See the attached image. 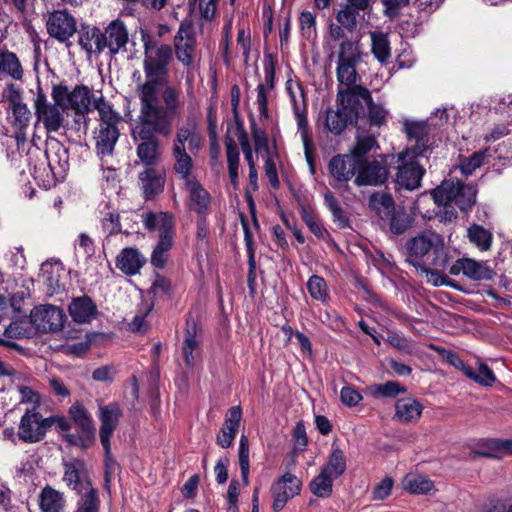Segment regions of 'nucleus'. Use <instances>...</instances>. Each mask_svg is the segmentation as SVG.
<instances>
[{
	"label": "nucleus",
	"mask_w": 512,
	"mask_h": 512,
	"mask_svg": "<svg viewBox=\"0 0 512 512\" xmlns=\"http://www.w3.org/2000/svg\"><path fill=\"white\" fill-rule=\"evenodd\" d=\"M64 466L65 472L63 480L67 483L68 486H72L74 490H80V473L77 464L74 462H69L65 463Z\"/></svg>",
	"instance_id": "774afa93"
},
{
	"label": "nucleus",
	"mask_w": 512,
	"mask_h": 512,
	"mask_svg": "<svg viewBox=\"0 0 512 512\" xmlns=\"http://www.w3.org/2000/svg\"><path fill=\"white\" fill-rule=\"evenodd\" d=\"M184 189L187 192L186 206L188 209L200 216L207 215L210 211L211 197L198 179L186 181Z\"/></svg>",
	"instance_id": "f3484780"
},
{
	"label": "nucleus",
	"mask_w": 512,
	"mask_h": 512,
	"mask_svg": "<svg viewBox=\"0 0 512 512\" xmlns=\"http://www.w3.org/2000/svg\"><path fill=\"white\" fill-rule=\"evenodd\" d=\"M425 169L417 161H408L399 166L395 185L397 190L413 191L421 186Z\"/></svg>",
	"instance_id": "4be33fe9"
},
{
	"label": "nucleus",
	"mask_w": 512,
	"mask_h": 512,
	"mask_svg": "<svg viewBox=\"0 0 512 512\" xmlns=\"http://www.w3.org/2000/svg\"><path fill=\"white\" fill-rule=\"evenodd\" d=\"M360 160L350 154H338L331 158L328 163V170L338 182L347 183L357 175Z\"/></svg>",
	"instance_id": "6ab92c4d"
},
{
	"label": "nucleus",
	"mask_w": 512,
	"mask_h": 512,
	"mask_svg": "<svg viewBox=\"0 0 512 512\" xmlns=\"http://www.w3.org/2000/svg\"><path fill=\"white\" fill-rule=\"evenodd\" d=\"M334 477L320 470V473L310 482V490L317 497H330L333 491Z\"/></svg>",
	"instance_id": "79ce46f5"
},
{
	"label": "nucleus",
	"mask_w": 512,
	"mask_h": 512,
	"mask_svg": "<svg viewBox=\"0 0 512 512\" xmlns=\"http://www.w3.org/2000/svg\"><path fill=\"white\" fill-rule=\"evenodd\" d=\"M385 220L388 221L389 230L395 235L405 233L412 223L411 217L404 209L395 210L385 217Z\"/></svg>",
	"instance_id": "a18cd8bd"
},
{
	"label": "nucleus",
	"mask_w": 512,
	"mask_h": 512,
	"mask_svg": "<svg viewBox=\"0 0 512 512\" xmlns=\"http://www.w3.org/2000/svg\"><path fill=\"white\" fill-rule=\"evenodd\" d=\"M405 249L406 261L424 272L430 268L446 270L451 263L443 236L432 230L422 231L410 238Z\"/></svg>",
	"instance_id": "f03ea898"
},
{
	"label": "nucleus",
	"mask_w": 512,
	"mask_h": 512,
	"mask_svg": "<svg viewBox=\"0 0 512 512\" xmlns=\"http://www.w3.org/2000/svg\"><path fill=\"white\" fill-rule=\"evenodd\" d=\"M373 397L394 398L399 394L406 393L407 389L397 381H387L383 384H373L368 387Z\"/></svg>",
	"instance_id": "37998d69"
},
{
	"label": "nucleus",
	"mask_w": 512,
	"mask_h": 512,
	"mask_svg": "<svg viewBox=\"0 0 512 512\" xmlns=\"http://www.w3.org/2000/svg\"><path fill=\"white\" fill-rule=\"evenodd\" d=\"M395 408V418L403 423L417 421L420 418L423 410L421 403L412 398H403L397 400Z\"/></svg>",
	"instance_id": "473e14b6"
},
{
	"label": "nucleus",
	"mask_w": 512,
	"mask_h": 512,
	"mask_svg": "<svg viewBox=\"0 0 512 512\" xmlns=\"http://www.w3.org/2000/svg\"><path fill=\"white\" fill-rule=\"evenodd\" d=\"M465 376L475 383L485 387L492 386L496 381V376L492 369L483 362L478 363L477 371L469 366V368L465 371Z\"/></svg>",
	"instance_id": "a19ab883"
},
{
	"label": "nucleus",
	"mask_w": 512,
	"mask_h": 512,
	"mask_svg": "<svg viewBox=\"0 0 512 512\" xmlns=\"http://www.w3.org/2000/svg\"><path fill=\"white\" fill-rule=\"evenodd\" d=\"M307 289L310 296L322 303L329 299V289L325 279L319 275H312L307 282Z\"/></svg>",
	"instance_id": "8fccbe9b"
},
{
	"label": "nucleus",
	"mask_w": 512,
	"mask_h": 512,
	"mask_svg": "<svg viewBox=\"0 0 512 512\" xmlns=\"http://www.w3.org/2000/svg\"><path fill=\"white\" fill-rule=\"evenodd\" d=\"M194 45L195 41L174 42L176 57L185 66L193 64Z\"/></svg>",
	"instance_id": "052dcab7"
},
{
	"label": "nucleus",
	"mask_w": 512,
	"mask_h": 512,
	"mask_svg": "<svg viewBox=\"0 0 512 512\" xmlns=\"http://www.w3.org/2000/svg\"><path fill=\"white\" fill-rule=\"evenodd\" d=\"M171 130L150 124L138 115V122L131 129V137L136 145L137 157L146 166L155 165L160 159V140L158 135L170 136Z\"/></svg>",
	"instance_id": "39448f33"
},
{
	"label": "nucleus",
	"mask_w": 512,
	"mask_h": 512,
	"mask_svg": "<svg viewBox=\"0 0 512 512\" xmlns=\"http://www.w3.org/2000/svg\"><path fill=\"white\" fill-rule=\"evenodd\" d=\"M164 216H166V220L171 222V225H175L174 217L168 212H159L154 213L152 211H148L142 214V222L148 231H154L156 228L159 232L162 231V224L165 221Z\"/></svg>",
	"instance_id": "864d4df0"
},
{
	"label": "nucleus",
	"mask_w": 512,
	"mask_h": 512,
	"mask_svg": "<svg viewBox=\"0 0 512 512\" xmlns=\"http://www.w3.org/2000/svg\"><path fill=\"white\" fill-rule=\"evenodd\" d=\"M102 35L105 42L104 50L108 49L112 56L118 54L121 50H126L129 34L122 20L115 19L111 21L102 31Z\"/></svg>",
	"instance_id": "412c9836"
},
{
	"label": "nucleus",
	"mask_w": 512,
	"mask_h": 512,
	"mask_svg": "<svg viewBox=\"0 0 512 512\" xmlns=\"http://www.w3.org/2000/svg\"><path fill=\"white\" fill-rule=\"evenodd\" d=\"M68 311L72 320L79 324L90 323L98 315L97 305L87 295L72 298Z\"/></svg>",
	"instance_id": "393cba45"
},
{
	"label": "nucleus",
	"mask_w": 512,
	"mask_h": 512,
	"mask_svg": "<svg viewBox=\"0 0 512 512\" xmlns=\"http://www.w3.org/2000/svg\"><path fill=\"white\" fill-rule=\"evenodd\" d=\"M451 275L457 276L462 273L473 281H488L495 276L494 270L484 261H477L472 258H460L448 268Z\"/></svg>",
	"instance_id": "4468645a"
},
{
	"label": "nucleus",
	"mask_w": 512,
	"mask_h": 512,
	"mask_svg": "<svg viewBox=\"0 0 512 512\" xmlns=\"http://www.w3.org/2000/svg\"><path fill=\"white\" fill-rule=\"evenodd\" d=\"M477 190L472 184H464L458 179H446L431 191V196L438 206H442L443 218L452 221L457 218L455 207L468 211L476 202Z\"/></svg>",
	"instance_id": "20e7f679"
},
{
	"label": "nucleus",
	"mask_w": 512,
	"mask_h": 512,
	"mask_svg": "<svg viewBox=\"0 0 512 512\" xmlns=\"http://www.w3.org/2000/svg\"><path fill=\"white\" fill-rule=\"evenodd\" d=\"M78 43L88 55H100L104 51L102 31L96 26L81 25Z\"/></svg>",
	"instance_id": "a878e982"
},
{
	"label": "nucleus",
	"mask_w": 512,
	"mask_h": 512,
	"mask_svg": "<svg viewBox=\"0 0 512 512\" xmlns=\"http://www.w3.org/2000/svg\"><path fill=\"white\" fill-rule=\"evenodd\" d=\"M371 52L380 63H386L391 56L388 34L381 31L370 32Z\"/></svg>",
	"instance_id": "c9c22d12"
},
{
	"label": "nucleus",
	"mask_w": 512,
	"mask_h": 512,
	"mask_svg": "<svg viewBox=\"0 0 512 512\" xmlns=\"http://www.w3.org/2000/svg\"><path fill=\"white\" fill-rule=\"evenodd\" d=\"M226 156L228 163V174L231 184L236 187L238 184L239 151L236 142L231 137H226Z\"/></svg>",
	"instance_id": "58836bf2"
},
{
	"label": "nucleus",
	"mask_w": 512,
	"mask_h": 512,
	"mask_svg": "<svg viewBox=\"0 0 512 512\" xmlns=\"http://www.w3.org/2000/svg\"><path fill=\"white\" fill-rule=\"evenodd\" d=\"M139 186L145 200H153L164 190L166 176L164 171L147 166L138 175Z\"/></svg>",
	"instance_id": "aec40b11"
},
{
	"label": "nucleus",
	"mask_w": 512,
	"mask_h": 512,
	"mask_svg": "<svg viewBox=\"0 0 512 512\" xmlns=\"http://www.w3.org/2000/svg\"><path fill=\"white\" fill-rule=\"evenodd\" d=\"M39 498L42 512H61L65 504L63 494L49 485L42 489Z\"/></svg>",
	"instance_id": "f704fd0d"
},
{
	"label": "nucleus",
	"mask_w": 512,
	"mask_h": 512,
	"mask_svg": "<svg viewBox=\"0 0 512 512\" xmlns=\"http://www.w3.org/2000/svg\"><path fill=\"white\" fill-rule=\"evenodd\" d=\"M99 504L97 490L90 488L82 497L76 512H98Z\"/></svg>",
	"instance_id": "680f3d73"
},
{
	"label": "nucleus",
	"mask_w": 512,
	"mask_h": 512,
	"mask_svg": "<svg viewBox=\"0 0 512 512\" xmlns=\"http://www.w3.org/2000/svg\"><path fill=\"white\" fill-rule=\"evenodd\" d=\"M301 486V481L291 473H285L275 481L271 486L273 511H281L290 499L300 493Z\"/></svg>",
	"instance_id": "ddd939ff"
},
{
	"label": "nucleus",
	"mask_w": 512,
	"mask_h": 512,
	"mask_svg": "<svg viewBox=\"0 0 512 512\" xmlns=\"http://www.w3.org/2000/svg\"><path fill=\"white\" fill-rule=\"evenodd\" d=\"M325 473L338 478L346 470V459L339 447L332 446L328 462L321 468Z\"/></svg>",
	"instance_id": "ea45409f"
},
{
	"label": "nucleus",
	"mask_w": 512,
	"mask_h": 512,
	"mask_svg": "<svg viewBox=\"0 0 512 512\" xmlns=\"http://www.w3.org/2000/svg\"><path fill=\"white\" fill-rule=\"evenodd\" d=\"M488 150L476 151L461 161L460 168L463 174L471 175L476 169L480 168L488 159Z\"/></svg>",
	"instance_id": "5fc2aeb1"
},
{
	"label": "nucleus",
	"mask_w": 512,
	"mask_h": 512,
	"mask_svg": "<svg viewBox=\"0 0 512 512\" xmlns=\"http://www.w3.org/2000/svg\"><path fill=\"white\" fill-rule=\"evenodd\" d=\"M196 3L201 17L206 21H212L216 15L218 0H189V4Z\"/></svg>",
	"instance_id": "338daca9"
},
{
	"label": "nucleus",
	"mask_w": 512,
	"mask_h": 512,
	"mask_svg": "<svg viewBox=\"0 0 512 512\" xmlns=\"http://www.w3.org/2000/svg\"><path fill=\"white\" fill-rule=\"evenodd\" d=\"M361 51L358 43L345 39L340 43L338 52V63H359Z\"/></svg>",
	"instance_id": "de8ad7c7"
},
{
	"label": "nucleus",
	"mask_w": 512,
	"mask_h": 512,
	"mask_svg": "<svg viewBox=\"0 0 512 512\" xmlns=\"http://www.w3.org/2000/svg\"><path fill=\"white\" fill-rule=\"evenodd\" d=\"M358 63H338L336 75L337 80L341 85H345L346 88H353L357 82V71L356 66Z\"/></svg>",
	"instance_id": "3c124183"
},
{
	"label": "nucleus",
	"mask_w": 512,
	"mask_h": 512,
	"mask_svg": "<svg viewBox=\"0 0 512 512\" xmlns=\"http://www.w3.org/2000/svg\"><path fill=\"white\" fill-rule=\"evenodd\" d=\"M388 178V169L380 161H362L358 168L354 183L357 186H377Z\"/></svg>",
	"instance_id": "a211bd4d"
},
{
	"label": "nucleus",
	"mask_w": 512,
	"mask_h": 512,
	"mask_svg": "<svg viewBox=\"0 0 512 512\" xmlns=\"http://www.w3.org/2000/svg\"><path fill=\"white\" fill-rule=\"evenodd\" d=\"M136 94L140 103L139 116L147 119L150 124L172 131L173 122L184 106L181 88L164 80L161 84L136 86Z\"/></svg>",
	"instance_id": "f257e3e1"
},
{
	"label": "nucleus",
	"mask_w": 512,
	"mask_h": 512,
	"mask_svg": "<svg viewBox=\"0 0 512 512\" xmlns=\"http://www.w3.org/2000/svg\"><path fill=\"white\" fill-rule=\"evenodd\" d=\"M119 135L120 133L117 126L99 125L95 135L97 154L102 157L112 155Z\"/></svg>",
	"instance_id": "c85d7f7f"
},
{
	"label": "nucleus",
	"mask_w": 512,
	"mask_h": 512,
	"mask_svg": "<svg viewBox=\"0 0 512 512\" xmlns=\"http://www.w3.org/2000/svg\"><path fill=\"white\" fill-rule=\"evenodd\" d=\"M144 60L143 70L145 81H141L138 73V83L136 86H146L147 84H161V81L168 80L169 65L173 59L172 47L168 44H159L144 41Z\"/></svg>",
	"instance_id": "423d86ee"
},
{
	"label": "nucleus",
	"mask_w": 512,
	"mask_h": 512,
	"mask_svg": "<svg viewBox=\"0 0 512 512\" xmlns=\"http://www.w3.org/2000/svg\"><path fill=\"white\" fill-rule=\"evenodd\" d=\"M403 487L413 494H426L433 488V482L422 475H407L403 480Z\"/></svg>",
	"instance_id": "09e8293b"
},
{
	"label": "nucleus",
	"mask_w": 512,
	"mask_h": 512,
	"mask_svg": "<svg viewBox=\"0 0 512 512\" xmlns=\"http://www.w3.org/2000/svg\"><path fill=\"white\" fill-rule=\"evenodd\" d=\"M370 204L382 220H385V217L397 210L395 208L393 197L388 193L372 194L370 197Z\"/></svg>",
	"instance_id": "c03bdc74"
},
{
	"label": "nucleus",
	"mask_w": 512,
	"mask_h": 512,
	"mask_svg": "<svg viewBox=\"0 0 512 512\" xmlns=\"http://www.w3.org/2000/svg\"><path fill=\"white\" fill-rule=\"evenodd\" d=\"M301 34L307 40L316 37V16L310 11H302L299 16Z\"/></svg>",
	"instance_id": "4d7b16f0"
},
{
	"label": "nucleus",
	"mask_w": 512,
	"mask_h": 512,
	"mask_svg": "<svg viewBox=\"0 0 512 512\" xmlns=\"http://www.w3.org/2000/svg\"><path fill=\"white\" fill-rule=\"evenodd\" d=\"M239 466L241 471V476L244 485L249 484V471H250V463H249V441L246 435L242 434L239 440Z\"/></svg>",
	"instance_id": "603ef678"
},
{
	"label": "nucleus",
	"mask_w": 512,
	"mask_h": 512,
	"mask_svg": "<svg viewBox=\"0 0 512 512\" xmlns=\"http://www.w3.org/2000/svg\"><path fill=\"white\" fill-rule=\"evenodd\" d=\"M10 108L12 110V126L15 132L17 145L20 146L27 141V129L31 119V112L27 105L21 101L20 94L10 97Z\"/></svg>",
	"instance_id": "dca6fc26"
},
{
	"label": "nucleus",
	"mask_w": 512,
	"mask_h": 512,
	"mask_svg": "<svg viewBox=\"0 0 512 512\" xmlns=\"http://www.w3.org/2000/svg\"><path fill=\"white\" fill-rule=\"evenodd\" d=\"M242 411L240 406L231 407L225 417V421L216 435V443L227 449L233 445V441L238 432Z\"/></svg>",
	"instance_id": "5701e85b"
},
{
	"label": "nucleus",
	"mask_w": 512,
	"mask_h": 512,
	"mask_svg": "<svg viewBox=\"0 0 512 512\" xmlns=\"http://www.w3.org/2000/svg\"><path fill=\"white\" fill-rule=\"evenodd\" d=\"M64 320L63 310L53 305L35 307L30 314L31 324L42 333L61 330Z\"/></svg>",
	"instance_id": "f8f14e48"
},
{
	"label": "nucleus",
	"mask_w": 512,
	"mask_h": 512,
	"mask_svg": "<svg viewBox=\"0 0 512 512\" xmlns=\"http://www.w3.org/2000/svg\"><path fill=\"white\" fill-rule=\"evenodd\" d=\"M121 416V408L119 404L116 402H112L109 403L108 405H103L99 407V437L100 442L105 451V463L108 468L110 467L111 464L114 463L111 454L110 438L113 435L115 429L117 428Z\"/></svg>",
	"instance_id": "9b49d317"
},
{
	"label": "nucleus",
	"mask_w": 512,
	"mask_h": 512,
	"mask_svg": "<svg viewBox=\"0 0 512 512\" xmlns=\"http://www.w3.org/2000/svg\"><path fill=\"white\" fill-rule=\"evenodd\" d=\"M34 108L37 121L42 122L48 133H56L64 126L66 120L63 111L66 108L55 101L54 103L49 102L40 86L37 88Z\"/></svg>",
	"instance_id": "6e6552de"
},
{
	"label": "nucleus",
	"mask_w": 512,
	"mask_h": 512,
	"mask_svg": "<svg viewBox=\"0 0 512 512\" xmlns=\"http://www.w3.org/2000/svg\"><path fill=\"white\" fill-rule=\"evenodd\" d=\"M0 73L9 75L15 80L23 77V69L15 53L8 50L0 52Z\"/></svg>",
	"instance_id": "4c0bfd02"
},
{
	"label": "nucleus",
	"mask_w": 512,
	"mask_h": 512,
	"mask_svg": "<svg viewBox=\"0 0 512 512\" xmlns=\"http://www.w3.org/2000/svg\"><path fill=\"white\" fill-rule=\"evenodd\" d=\"M361 107L365 109V119L361 122H367L371 126L380 127L386 123L389 112L380 104L374 103L372 95L370 99L366 97H358Z\"/></svg>",
	"instance_id": "7c9ffc66"
},
{
	"label": "nucleus",
	"mask_w": 512,
	"mask_h": 512,
	"mask_svg": "<svg viewBox=\"0 0 512 512\" xmlns=\"http://www.w3.org/2000/svg\"><path fill=\"white\" fill-rule=\"evenodd\" d=\"M146 263L144 255L134 247L121 250L116 258V267L126 275H135Z\"/></svg>",
	"instance_id": "cd10ccee"
},
{
	"label": "nucleus",
	"mask_w": 512,
	"mask_h": 512,
	"mask_svg": "<svg viewBox=\"0 0 512 512\" xmlns=\"http://www.w3.org/2000/svg\"><path fill=\"white\" fill-rule=\"evenodd\" d=\"M51 97L57 104L66 109H72L77 115L84 116L91 111L93 95L85 85H77L72 91L63 84H55L52 87Z\"/></svg>",
	"instance_id": "0eeeda50"
},
{
	"label": "nucleus",
	"mask_w": 512,
	"mask_h": 512,
	"mask_svg": "<svg viewBox=\"0 0 512 512\" xmlns=\"http://www.w3.org/2000/svg\"><path fill=\"white\" fill-rule=\"evenodd\" d=\"M53 426L52 417L44 418L36 407L27 409L20 419L18 437L24 443H37L43 440L49 428Z\"/></svg>",
	"instance_id": "9d476101"
},
{
	"label": "nucleus",
	"mask_w": 512,
	"mask_h": 512,
	"mask_svg": "<svg viewBox=\"0 0 512 512\" xmlns=\"http://www.w3.org/2000/svg\"><path fill=\"white\" fill-rule=\"evenodd\" d=\"M466 237L469 243L481 252L489 251L494 239L490 229L477 223H473L467 228Z\"/></svg>",
	"instance_id": "c756f323"
},
{
	"label": "nucleus",
	"mask_w": 512,
	"mask_h": 512,
	"mask_svg": "<svg viewBox=\"0 0 512 512\" xmlns=\"http://www.w3.org/2000/svg\"><path fill=\"white\" fill-rule=\"evenodd\" d=\"M48 34L59 42L68 41L76 32V20L66 11H54L47 21Z\"/></svg>",
	"instance_id": "2eb2a0df"
},
{
	"label": "nucleus",
	"mask_w": 512,
	"mask_h": 512,
	"mask_svg": "<svg viewBox=\"0 0 512 512\" xmlns=\"http://www.w3.org/2000/svg\"><path fill=\"white\" fill-rule=\"evenodd\" d=\"M359 96L370 99V91L363 86L338 90L336 109H327L324 120L325 127L331 134L338 136L350 125H354L358 130L361 129V121L365 119V109L358 101Z\"/></svg>",
	"instance_id": "7ed1b4c3"
},
{
	"label": "nucleus",
	"mask_w": 512,
	"mask_h": 512,
	"mask_svg": "<svg viewBox=\"0 0 512 512\" xmlns=\"http://www.w3.org/2000/svg\"><path fill=\"white\" fill-rule=\"evenodd\" d=\"M101 226L108 236L121 233L120 215L115 211H107L101 218Z\"/></svg>",
	"instance_id": "bf43d9fd"
},
{
	"label": "nucleus",
	"mask_w": 512,
	"mask_h": 512,
	"mask_svg": "<svg viewBox=\"0 0 512 512\" xmlns=\"http://www.w3.org/2000/svg\"><path fill=\"white\" fill-rule=\"evenodd\" d=\"M185 143H188L190 151L200 147L201 140L194 122L188 121L177 129L172 148H186Z\"/></svg>",
	"instance_id": "2f4dec72"
},
{
	"label": "nucleus",
	"mask_w": 512,
	"mask_h": 512,
	"mask_svg": "<svg viewBox=\"0 0 512 512\" xmlns=\"http://www.w3.org/2000/svg\"><path fill=\"white\" fill-rule=\"evenodd\" d=\"M404 130L409 139L416 141L415 146L408 149L406 154L414 157L424 156L428 149L427 143L429 128L427 123L420 121H406L404 123Z\"/></svg>",
	"instance_id": "b1692460"
},
{
	"label": "nucleus",
	"mask_w": 512,
	"mask_h": 512,
	"mask_svg": "<svg viewBox=\"0 0 512 512\" xmlns=\"http://www.w3.org/2000/svg\"><path fill=\"white\" fill-rule=\"evenodd\" d=\"M201 329L196 320L189 316L186 319L184 330V341L182 345V353L184 362L188 367H193L195 364V357L193 352L198 349L200 341L198 339Z\"/></svg>",
	"instance_id": "bb28decb"
},
{
	"label": "nucleus",
	"mask_w": 512,
	"mask_h": 512,
	"mask_svg": "<svg viewBox=\"0 0 512 512\" xmlns=\"http://www.w3.org/2000/svg\"><path fill=\"white\" fill-rule=\"evenodd\" d=\"M93 107L98 111L100 123L99 125H112L117 126L121 121V116L118 112H116L111 103L104 99V97H100L98 99L93 100Z\"/></svg>",
	"instance_id": "e433bc0d"
},
{
	"label": "nucleus",
	"mask_w": 512,
	"mask_h": 512,
	"mask_svg": "<svg viewBox=\"0 0 512 512\" xmlns=\"http://www.w3.org/2000/svg\"><path fill=\"white\" fill-rule=\"evenodd\" d=\"M409 3L410 0H381L384 7L383 15L390 20H394L399 17L401 10Z\"/></svg>",
	"instance_id": "e2e57ef3"
},
{
	"label": "nucleus",
	"mask_w": 512,
	"mask_h": 512,
	"mask_svg": "<svg viewBox=\"0 0 512 512\" xmlns=\"http://www.w3.org/2000/svg\"><path fill=\"white\" fill-rule=\"evenodd\" d=\"M301 217L302 220L305 222L309 230L318 238V239H324L325 236L328 234L327 230L323 227V225L320 223V221L316 218V216L313 214V212L305 207L301 206Z\"/></svg>",
	"instance_id": "6e6d98bb"
},
{
	"label": "nucleus",
	"mask_w": 512,
	"mask_h": 512,
	"mask_svg": "<svg viewBox=\"0 0 512 512\" xmlns=\"http://www.w3.org/2000/svg\"><path fill=\"white\" fill-rule=\"evenodd\" d=\"M357 16L358 14L356 12L345 5L344 8L337 13L336 19L341 26L352 32L357 27Z\"/></svg>",
	"instance_id": "0e129e2a"
},
{
	"label": "nucleus",
	"mask_w": 512,
	"mask_h": 512,
	"mask_svg": "<svg viewBox=\"0 0 512 512\" xmlns=\"http://www.w3.org/2000/svg\"><path fill=\"white\" fill-rule=\"evenodd\" d=\"M172 155L174 158L173 170L183 183L190 179H195L196 177L192 175L193 160L186 152V148H172Z\"/></svg>",
	"instance_id": "72a5a7b5"
},
{
	"label": "nucleus",
	"mask_w": 512,
	"mask_h": 512,
	"mask_svg": "<svg viewBox=\"0 0 512 512\" xmlns=\"http://www.w3.org/2000/svg\"><path fill=\"white\" fill-rule=\"evenodd\" d=\"M378 142L373 135L357 134L356 143L351 151V156L357 157L360 162L364 161V157L372 150L378 149Z\"/></svg>",
	"instance_id": "49530a36"
},
{
	"label": "nucleus",
	"mask_w": 512,
	"mask_h": 512,
	"mask_svg": "<svg viewBox=\"0 0 512 512\" xmlns=\"http://www.w3.org/2000/svg\"><path fill=\"white\" fill-rule=\"evenodd\" d=\"M68 412L78 434H68L66 440L83 448L91 446L95 439V427L91 414L81 403H74Z\"/></svg>",
	"instance_id": "1a4fd4ad"
},
{
	"label": "nucleus",
	"mask_w": 512,
	"mask_h": 512,
	"mask_svg": "<svg viewBox=\"0 0 512 512\" xmlns=\"http://www.w3.org/2000/svg\"><path fill=\"white\" fill-rule=\"evenodd\" d=\"M435 351L442 357L445 362L460 370L465 375V371L469 368V366L466 365L455 352L442 347H436Z\"/></svg>",
	"instance_id": "69168bd1"
},
{
	"label": "nucleus",
	"mask_w": 512,
	"mask_h": 512,
	"mask_svg": "<svg viewBox=\"0 0 512 512\" xmlns=\"http://www.w3.org/2000/svg\"><path fill=\"white\" fill-rule=\"evenodd\" d=\"M164 219H166V216H164ZM174 235L175 225H171L169 220L168 222L165 220L162 224V231L159 232V240L155 248L168 253L172 248Z\"/></svg>",
	"instance_id": "13d9d810"
}]
</instances>
